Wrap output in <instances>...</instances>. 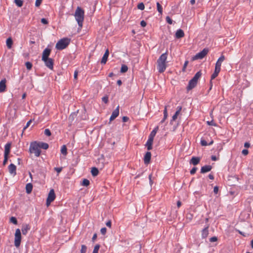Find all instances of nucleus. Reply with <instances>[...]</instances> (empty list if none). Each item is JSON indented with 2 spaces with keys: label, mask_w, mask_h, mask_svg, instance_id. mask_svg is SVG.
Masks as SVG:
<instances>
[{
  "label": "nucleus",
  "mask_w": 253,
  "mask_h": 253,
  "mask_svg": "<svg viewBox=\"0 0 253 253\" xmlns=\"http://www.w3.org/2000/svg\"><path fill=\"white\" fill-rule=\"evenodd\" d=\"M168 56V52L162 54L157 60V69L160 73H163L167 67V59Z\"/></svg>",
  "instance_id": "nucleus-1"
},
{
  "label": "nucleus",
  "mask_w": 253,
  "mask_h": 253,
  "mask_svg": "<svg viewBox=\"0 0 253 253\" xmlns=\"http://www.w3.org/2000/svg\"><path fill=\"white\" fill-rule=\"evenodd\" d=\"M84 10L80 7H78L76 10L74 16L78 25L80 28L83 26V23L84 20Z\"/></svg>",
  "instance_id": "nucleus-2"
},
{
  "label": "nucleus",
  "mask_w": 253,
  "mask_h": 253,
  "mask_svg": "<svg viewBox=\"0 0 253 253\" xmlns=\"http://www.w3.org/2000/svg\"><path fill=\"white\" fill-rule=\"evenodd\" d=\"M70 42V39L64 38L60 39L56 43L55 48L58 50H62L66 48Z\"/></svg>",
  "instance_id": "nucleus-3"
},
{
  "label": "nucleus",
  "mask_w": 253,
  "mask_h": 253,
  "mask_svg": "<svg viewBox=\"0 0 253 253\" xmlns=\"http://www.w3.org/2000/svg\"><path fill=\"white\" fill-rule=\"evenodd\" d=\"M29 151L31 153H34L36 157H39L41 153L39 145L37 141H34L31 143Z\"/></svg>",
  "instance_id": "nucleus-4"
},
{
  "label": "nucleus",
  "mask_w": 253,
  "mask_h": 253,
  "mask_svg": "<svg viewBox=\"0 0 253 253\" xmlns=\"http://www.w3.org/2000/svg\"><path fill=\"white\" fill-rule=\"evenodd\" d=\"M21 233L19 228L16 229L14 235V245L16 248H18L21 244Z\"/></svg>",
  "instance_id": "nucleus-5"
},
{
  "label": "nucleus",
  "mask_w": 253,
  "mask_h": 253,
  "mask_svg": "<svg viewBox=\"0 0 253 253\" xmlns=\"http://www.w3.org/2000/svg\"><path fill=\"white\" fill-rule=\"evenodd\" d=\"M209 49L208 48H204L201 51L197 53L193 57V60L202 59H203L208 53Z\"/></svg>",
  "instance_id": "nucleus-6"
},
{
  "label": "nucleus",
  "mask_w": 253,
  "mask_h": 253,
  "mask_svg": "<svg viewBox=\"0 0 253 253\" xmlns=\"http://www.w3.org/2000/svg\"><path fill=\"white\" fill-rule=\"evenodd\" d=\"M55 198V194L53 189H51L48 193V197L46 199V205H49Z\"/></svg>",
  "instance_id": "nucleus-7"
},
{
  "label": "nucleus",
  "mask_w": 253,
  "mask_h": 253,
  "mask_svg": "<svg viewBox=\"0 0 253 253\" xmlns=\"http://www.w3.org/2000/svg\"><path fill=\"white\" fill-rule=\"evenodd\" d=\"M45 64V65L49 69L52 70L53 68L54 60L52 58H48L44 60H42Z\"/></svg>",
  "instance_id": "nucleus-8"
},
{
  "label": "nucleus",
  "mask_w": 253,
  "mask_h": 253,
  "mask_svg": "<svg viewBox=\"0 0 253 253\" xmlns=\"http://www.w3.org/2000/svg\"><path fill=\"white\" fill-rule=\"evenodd\" d=\"M51 52V49L48 48H46L44 49L42 54V60H44L46 59V58H48V56H49Z\"/></svg>",
  "instance_id": "nucleus-9"
},
{
  "label": "nucleus",
  "mask_w": 253,
  "mask_h": 253,
  "mask_svg": "<svg viewBox=\"0 0 253 253\" xmlns=\"http://www.w3.org/2000/svg\"><path fill=\"white\" fill-rule=\"evenodd\" d=\"M119 114V106H118L112 112L110 118V121H112L116 119Z\"/></svg>",
  "instance_id": "nucleus-10"
},
{
  "label": "nucleus",
  "mask_w": 253,
  "mask_h": 253,
  "mask_svg": "<svg viewBox=\"0 0 253 253\" xmlns=\"http://www.w3.org/2000/svg\"><path fill=\"white\" fill-rule=\"evenodd\" d=\"M31 229V226L27 224H23L22 226L21 231L23 235H26L28 231Z\"/></svg>",
  "instance_id": "nucleus-11"
},
{
  "label": "nucleus",
  "mask_w": 253,
  "mask_h": 253,
  "mask_svg": "<svg viewBox=\"0 0 253 253\" xmlns=\"http://www.w3.org/2000/svg\"><path fill=\"white\" fill-rule=\"evenodd\" d=\"M225 59V56L223 55H221L216 61L215 67L221 69V64Z\"/></svg>",
  "instance_id": "nucleus-12"
},
{
  "label": "nucleus",
  "mask_w": 253,
  "mask_h": 253,
  "mask_svg": "<svg viewBox=\"0 0 253 253\" xmlns=\"http://www.w3.org/2000/svg\"><path fill=\"white\" fill-rule=\"evenodd\" d=\"M197 84V82L193 81L192 79L190 80L189 82L188 85L187 86V90L188 91L194 88Z\"/></svg>",
  "instance_id": "nucleus-13"
},
{
  "label": "nucleus",
  "mask_w": 253,
  "mask_h": 253,
  "mask_svg": "<svg viewBox=\"0 0 253 253\" xmlns=\"http://www.w3.org/2000/svg\"><path fill=\"white\" fill-rule=\"evenodd\" d=\"M151 158V153L150 152H147L144 156V162L145 164H149Z\"/></svg>",
  "instance_id": "nucleus-14"
},
{
  "label": "nucleus",
  "mask_w": 253,
  "mask_h": 253,
  "mask_svg": "<svg viewBox=\"0 0 253 253\" xmlns=\"http://www.w3.org/2000/svg\"><path fill=\"white\" fill-rule=\"evenodd\" d=\"M8 171L10 174H14V175L16 173V167L13 164H11L8 166Z\"/></svg>",
  "instance_id": "nucleus-15"
},
{
  "label": "nucleus",
  "mask_w": 253,
  "mask_h": 253,
  "mask_svg": "<svg viewBox=\"0 0 253 253\" xmlns=\"http://www.w3.org/2000/svg\"><path fill=\"white\" fill-rule=\"evenodd\" d=\"M212 169V167L210 165H206L201 168V172L204 173L211 171Z\"/></svg>",
  "instance_id": "nucleus-16"
},
{
  "label": "nucleus",
  "mask_w": 253,
  "mask_h": 253,
  "mask_svg": "<svg viewBox=\"0 0 253 253\" xmlns=\"http://www.w3.org/2000/svg\"><path fill=\"white\" fill-rule=\"evenodd\" d=\"M109 50H108V49H107L106 50L104 54L103 55V56L102 59H101V64H106L107 59H108V56H109Z\"/></svg>",
  "instance_id": "nucleus-17"
},
{
  "label": "nucleus",
  "mask_w": 253,
  "mask_h": 253,
  "mask_svg": "<svg viewBox=\"0 0 253 253\" xmlns=\"http://www.w3.org/2000/svg\"><path fill=\"white\" fill-rule=\"evenodd\" d=\"M175 36L177 39H180L184 36V33L182 30L178 29L176 31Z\"/></svg>",
  "instance_id": "nucleus-18"
},
{
  "label": "nucleus",
  "mask_w": 253,
  "mask_h": 253,
  "mask_svg": "<svg viewBox=\"0 0 253 253\" xmlns=\"http://www.w3.org/2000/svg\"><path fill=\"white\" fill-rule=\"evenodd\" d=\"M200 161V158L199 157H193L190 160V163L195 166L198 165Z\"/></svg>",
  "instance_id": "nucleus-19"
},
{
  "label": "nucleus",
  "mask_w": 253,
  "mask_h": 253,
  "mask_svg": "<svg viewBox=\"0 0 253 253\" xmlns=\"http://www.w3.org/2000/svg\"><path fill=\"white\" fill-rule=\"evenodd\" d=\"M209 226H207L204 228L202 231V238H206L209 235Z\"/></svg>",
  "instance_id": "nucleus-20"
},
{
  "label": "nucleus",
  "mask_w": 253,
  "mask_h": 253,
  "mask_svg": "<svg viewBox=\"0 0 253 253\" xmlns=\"http://www.w3.org/2000/svg\"><path fill=\"white\" fill-rule=\"evenodd\" d=\"M5 80H2L0 82V92L4 91L6 88Z\"/></svg>",
  "instance_id": "nucleus-21"
},
{
  "label": "nucleus",
  "mask_w": 253,
  "mask_h": 253,
  "mask_svg": "<svg viewBox=\"0 0 253 253\" xmlns=\"http://www.w3.org/2000/svg\"><path fill=\"white\" fill-rule=\"evenodd\" d=\"M39 145L40 149L41 148L46 150L48 148L49 145L47 143L43 142H38Z\"/></svg>",
  "instance_id": "nucleus-22"
},
{
  "label": "nucleus",
  "mask_w": 253,
  "mask_h": 253,
  "mask_svg": "<svg viewBox=\"0 0 253 253\" xmlns=\"http://www.w3.org/2000/svg\"><path fill=\"white\" fill-rule=\"evenodd\" d=\"M153 142V139L148 138V139L147 140L146 144V146H147V149L148 150H150L152 149Z\"/></svg>",
  "instance_id": "nucleus-23"
},
{
  "label": "nucleus",
  "mask_w": 253,
  "mask_h": 253,
  "mask_svg": "<svg viewBox=\"0 0 253 253\" xmlns=\"http://www.w3.org/2000/svg\"><path fill=\"white\" fill-rule=\"evenodd\" d=\"M10 150V143H7L4 146V155L8 156Z\"/></svg>",
  "instance_id": "nucleus-24"
},
{
  "label": "nucleus",
  "mask_w": 253,
  "mask_h": 253,
  "mask_svg": "<svg viewBox=\"0 0 253 253\" xmlns=\"http://www.w3.org/2000/svg\"><path fill=\"white\" fill-rule=\"evenodd\" d=\"M220 71V69L215 67V70L211 76V80L214 79L218 75Z\"/></svg>",
  "instance_id": "nucleus-25"
},
{
  "label": "nucleus",
  "mask_w": 253,
  "mask_h": 253,
  "mask_svg": "<svg viewBox=\"0 0 253 253\" xmlns=\"http://www.w3.org/2000/svg\"><path fill=\"white\" fill-rule=\"evenodd\" d=\"M158 130V126H157L155 127L150 133V134L149 135V137L150 139H152L154 140V138L155 136L156 135V134Z\"/></svg>",
  "instance_id": "nucleus-26"
},
{
  "label": "nucleus",
  "mask_w": 253,
  "mask_h": 253,
  "mask_svg": "<svg viewBox=\"0 0 253 253\" xmlns=\"http://www.w3.org/2000/svg\"><path fill=\"white\" fill-rule=\"evenodd\" d=\"M33 189V185L31 183H27L26 185V190L28 194L31 193Z\"/></svg>",
  "instance_id": "nucleus-27"
},
{
  "label": "nucleus",
  "mask_w": 253,
  "mask_h": 253,
  "mask_svg": "<svg viewBox=\"0 0 253 253\" xmlns=\"http://www.w3.org/2000/svg\"><path fill=\"white\" fill-rule=\"evenodd\" d=\"M202 76V73L201 72L198 71L196 73V74L194 75V76L192 79L193 81H196V82H198V80Z\"/></svg>",
  "instance_id": "nucleus-28"
},
{
  "label": "nucleus",
  "mask_w": 253,
  "mask_h": 253,
  "mask_svg": "<svg viewBox=\"0 0 253 253\" xmlns=\"http://www.w3.org/2000/svg\"><path fill=\"white\" fill-rule=\"evenodd\" d=\"M6 46L8 49H10L12 47V45L13 44V41L11 38H8L6 40Z\"/></svg>",
  "instance_id": "nucleus-29"
},
{
  "label": "nucleus",
  "mask_w": 253,
  "mask_h": 253,
  "mask_svg": "<svg viewBox=\"0 0 253 253\" xmlns=\"http://www.w3.org/2000/svg\"><path fill=\"white\" fill-rule=\"evenodd\" d=\"M213 143V140H211L210 143H208L207 141L203 138L201 140V144L202 146H208V145H211Z\"/></svg>",
  "instance_id": "nucleus-30"
},
{
  "label": "nucleus",
  "mask_w": 253,
  "mask_h": 253,
  "mask_svg": "<svg viewBox=\"0 0 253 253\" xmlns=\"http://www.w3.org/2000/svg\"><path fill=\"white\" fill-rule=\"evenodd\" d=\"M91 173L92 176H96L99 173L98 169L96 168L93 167L91 169Z\"/></svg>",
  "instance_id": "nucleus-31"
},
{
  "label": "nucleus",
  "mask_w": 253,
  "mask_h": 253,
  "mask_svg": "<svg viewBox=\"0 0 253 253\" xmlns=\"http://www.w3.org/2000/svg\"><path fill=\"white\" fill-rule=\"evenodd\" d=\"M61 153L64 156H66L67 154V149L66 145H63L61 149Z\"/></svg>",
  "instance_id": "nucleus-32"
},
{
  "label": "nucleus",
  "mask_w": 253,
  "mask_h": 253,
  "mask_svg": "<svg viewBox=\"0 0 253 253\" xmlns=\"http://www.w3.org/2000/svg\"><path fill=\"white\" fill-rule=\"evenodd\" d=\"M128 70V67L126 65H123L121 68V72L122 73H126Z\"/></svg>",
  "instance_id": "nucleus-33"
},
{
  "label": "nucleus",
  "mask_w": 253,
  "mask_h": 253,
  "mask_svg": "<svg viewBox=\"0 0 253 253\" xmlns=\"http://www.w3.org/2000/svg\"><path fill=\"white\" fill-rule=\"evenodd\" d=\"M157 10L158 11V12L160 13V14H162V12H163V8H162V6H161V5L160 4V3L159 2H157Z\"/></svg>",
  "instance_id": "nucleus-34"
},
{
  "label": "nucleus",
  "mask_w": 253,
  "mask_h": 253,
  "mask_svg": "<svg viewBox=\"0 0 253 253\" xmlns=\"http://www.w3.org/2000/svg\"><path fill=\"white\" fill-rule=\"evenodd\" d=\"M14 2L18 7H21L23 3V2L22 0H14Z\"/></svg>",
  "instance_id": "nucleus-35"
},
{
  "label": "nucleus",
  "mask_w": 253,
  "mask_h": 253,
  "mask_svg": "<svg viewBox=\"0 0 253 253\" xmlns=\"http://www.w3.org/2000/svg\"><path fill=\"white\" fill-rule=\"evenodd\" d=\"M90 183L89 181L87 179H84L82 182V185L84 186H87Z\"/></svg>",
  "instance_id": "nucleus-36"
},
{
  "label": "nucleus",
  "mask_w": 253,
  "mask_h": 253,
  "mask_svg": "<svg viewBox=\"0 0 253 253\" xmlns=\"http://www.w3.org/2000/svg\"><path fill=\"white\" fill-rule=\"evenodd\" d=\"M87 251V247L84 245L81 246V253H86Z\"/></svg>",
  "instance_id": "nucleus-37"
},
{
  "label": "nucleus",
  "mask_w": 253,
  "mask_h": 253,
  "mask_svg": "<svg viewBox=\"0 0 253 253\" xmlns=\"http://www.w3.org/2000/svg\"><path fill=\"white\" fill-rule=\"evenodd\" d=\"M10 221L13 223L14 224H17V219L16 217H11L10 218Z\"/></svg>",
  "instance_id": "nucleus-38"
},
{
  "label": "nucleus",
  "mask_w": 253,
  "mask_h": 253,
  "mask_svg": "<svg viewBox=\"0 0 253 253\" xmlns=\"http://www.w3.org/2000/svg\"><path fill=\"white\" fill-rule=\"evenodd\" d=\"M137 8L140 10H143L145 8L144 4L143 2H141L138 4Z\"/></svg>",
  "instance_id": "nucleus-39"
},
{
  "label": "nucleus",
  "mask_w": 253,
  "mask_h": 253,
  "mask_svg": "<svg viewBox=\"0 0 253 253\" xmlns=\"http://www.w3.org/2000/svg\"><path fill=\"white\" fill-rule=\"evenodd\" d=\"M26 67L28 70H31L32 67V64L30 62H26Z\"/></svg>",
  "instance_id": "nucleus-40"
},
{
  "label": "nucleus",
  "mask_w": 253,
  "mask_h": 253,
  "mask_svg": "<svg viewBox=\"0 0 253 253\" xmlns=\"http://www.w3.org/2000/svg\"><path fill=\"white\" fill-rule=\"evenodd\" d=\"M99 248V245H96L94 248L93 253H98Z\"/></svg>",
  "instance_id": "nucleus-41"
},
{
  "label": "nucleus",
  "mask_w": 253,
  "mask_h": 253,
  "mask_svg": "<svg viewBox=\"0 0 253 253\" xmlns=\"http://www.w3.org/2000/svg\"><path fill=\"white\" fill-rule=\"evenodd\" d=\"M44 133L45 135L48 136H50L51 134L50 130L48 128H46L44 130Z\"/></svg>",
  "instance_id": "nucleus-42"
},
{
  "label": "nucleus",
  "mask_w": 253,
  "mask_h": 253,
  "mask_svg": "<svg viewBox=\"0 0 253 253\" xmlns=\"http://www.w3.org/2000/svg\"><path fill=\"white\" fill-rule=\"evenodd\" d=\"M179 114V113H178V112H175V114L173 115L172 117V120H171V122L172 121H174L177 118L178 115Z\"/></svg>",
  "instance_id": "nucleus-43"
},
{
  "label": "nucleus",
  "mask_w": 253,
  "mask_h": 253,
  "mask_svg": "<svg viewBox=\"0 0 253 253\" xmlns=\"http://www.w3.org/2000/svg\"><path fill=\"white\" fill-rule=\"evenodd\" d=\"M207 124L209 126H216L217 125L216 123H215L213 120H211V121H207Z\"/></svg>",
  "instance_id": "nucleus-44"
},
{
  "label": "nucleus",
  "mask_w": 253,
  "mask_h": 253,
  "mask_svg": "<svg viewBox=\"0 0 253 253\" xmlns=\"http://www.w3.org/2000/svg\"><path fill=\"white\" fill-rule=\"evenodd\" d=\"M166 20L167 22L168 23H169V24H172L173 21L169 16H167L166 17Z\"/></svg>",
  "instance_id": "nucleus-45"
},
{
  "label": "nucleus",
  "mask_w": 253,
  "mask_h": 253,
  "mask_svg": "<svg viewBox=\"0 0 253 253\" xmlns=\"http://www.w3.org/2000/svg\"><path fill=\"white\" fill-rule=\"evenodd\" d=\"M54 169L58 173H59L62 171V167H55Z\"/></svg>",
  "instance_id": "nucleus-46"
},
{
  "label": "nucleus",
  "mask_w": 253,
  "mask_h": 253,
  "mask_svg": "<svg viewBox=\"0 0 253 253\" xmlns=\"http://www.w3.org/2000/svg\"><path fill=\"white\" fill-rule=\"evenodd\" d=\"M102 100L105 103H107L108 102V97L107 96H104L102 98Z\"/></svg>",
  "instance_id": "nucleus-47"
},
{
  "label": "nucleus",
  "mask_w": 253,
  "mask_h": 253,
  "mask_svg": "<svg viewBox=\"0 0 253 253\" xmlns=\"http://www.w3.org/2000/svg\"><path fill=\"white\" fill-rule=\"evenodd\" d=\"M197 169V168L196 167H194L193 168H192L190 170V174L192 175L195 174L196 172Z\"/></svg>",
  "instance_id": "nucleus-48"
},
{
  "label": "nucleus",
  "mask_w": 253,
  "mask_h": 253,
  "mask_svg": "<svg viewBox=\"0 0 253 253\" xmlns=\"http://www.w3.org/2000/svg\"><path fill=\"white\" fill-rule=\"evenodd\" d=\"M42 0H36L35 2V6L36 7L39 6L42 2Z\"/></svg>",
  "instance_id": "nucleus-49"
},
{
  "label": "nucleus",
  "mask_w": 253,
  "mask_h": 253,
  "mask_svg": "<svg viewBox=\"0 0 253 253\" xmlns=\"http://www.w3.org/2000/svg\"><path fill=\"white\" fill-rule=\"evenodd\" d=\"M41 22L44 25H46L48 23V20L45 18H42L41 19Z\"/></svg>",
  "instance_id": "nucleus-50"
},
{
  "label": "nucleus",
  "mask_w": 253,
  "mask_h": 253,
  "mask_svg": "<svg viewBox=\"0 0 253 253\" xmlns=\"http://www.w3.org/2000/svg\"><path fill=\"white\" fill-rule=\"evenodd\" d=\"M32 120H30L27 123L26 126L23 128V131L25 130L30 125L31 123H32Z\"/></svg>",
  "instance_id": "nucleus-51"
},
{
  "label": "nucleus",
  "mask_w": 253,
  "mask_h": 253,
  "mask_svg": "<svg viewBox=\"0 0 253 253\" xmlns=\"http://www.w3.org/2000/svg\"><path fill=\"white\" fill-rule=\"evenodd\" d=\"M217 240V238L215 236L212 237L210 239V241L211 242H216Z\"/></svg>",
  "instance_id": "nucleus-52"
},
{
  "label": "nucleus",
  "mask_w": 253,
  "mask_h": 253,
  "mask_svg": "<svg viewBox=\"0 0 253 253\" xmlns=\"http://www.w3.org/2000/svg\"><path fill=\"white\" fill-rule=\"evenodd\" d=\"M8 160V156L4 155V160L3 162V165H5Z\"/></svg>",
  "instance_id": "nucleus-53"
},
{
  "label": "nucleus",
  "mask_w": 253,
  "mask_h": 253,
  "mask_svg": "<svg viewBox=\"0 0 253 253\" xmlns=\"http://www.w3.org/2000/svg\"><path fill=\"white\" fill-rule=\"evenodd\" d=\"M106 228L105 227L102 228L100 230V232L102 234L105 235L106 233Z\"/></svg>",
  "instance_id": "nucleus-54"
},
{
  "label": "nucleus",
  "mask_w": 253,
  "mask_h": 253,
  "mask_svg": "<svg viewBox=\"0 0 253 253\" xmlns=\"http://www.w3.org/2000/svg\"><path fill=\"white\" fill-rule=\"evenodd\" d=\"M242 153L243 155L246 156L249 153V151L247 149H243L242 151Z\"/></svg>",
  "instance_id": "nucleus-55"
},
{
  "label": "nucleus",
  "mask_w": 253,
  "mask_h": 253,
  "mask_svg": "<svg viewBox=\"0 0 253 253\" xmlns=\"http://www.w3.org/2000/svg\"><path fill=\"white\" fill-rule=\"evenodd\" d=\"M164 116H165V118H167L168 117V112H167V107L166 106L165 108V110L164 111Z\"/></svg>",
  "instance_id": "nucleus-56"
},
{
  "label": "nucleus",
  "mask_w": 253,
  "mask_h": 253,
  "mask_svg": "<svg viewBox=\"0 0 253 253\" xmlns=\"http://www.w3.org/2000/svg\"><path fill=\"white\" fill-rule=\"evenodd\" d=\"M146 22L144 21V20H142L140 22V25L142 27H144L146 26Z\"/></svg>",
  "instance_id": "nucleus-57"
},
{
  "label": "nucleus",
  "mask_w": 253,
  "mask_h": 253,
  "mask_svg": "<svg viewBox=\"0 0 253 253\" xmlns=\"http://www.w3.org/2000/svg\"><path fill=\"white\" fill-rule=\"evenodd\" d=\"M78 75V71L77 70H76L74 72V78L75 80L77 79Z\"/></svg>",
  "instance_id": "nucleus-58"
},
{
  "label": "nucleus",
  "mask_w": 253,
  "mask_h": 253,
  "mask_svg": "<svg viewBox=\"0 0 253 253\" xmlns=\"http://www.w3.org/2000/svg\"><path fill=\"white\" fill-rule=\"evenodd\" d=\"M122 120L124 122H126L129 120V118L126 116H124L122 118Z\"/></svg>",
  "instance_id": "nucleus-59"
},
{
  "label": "nucleus",
  "mask_w": 253,
  "mask_h": 253,
  "mask_svg": "<svg viewBox=\"0 0 253 253\" xmlns=\"http://www.w3.org/2000/svg\"><path fill=\"white\" fill-rule=\"evenodd\" d=\"M218 191V186H216L213 188V192L215 194H217Z\"/></svg>",
  "instance_id": "nucleus-60"
},
{
  "label": "nucleus",
  "mask_w": 253,
  "mask_h": 253,
  "mask_svg": "<svg viewBox=\"0 0 253 253\" xmlns=\"http://www.w3.org/2000/svg\"><path fill=\"white\" fill-rule=\"evenodd\" d=\"M106 225L107 227H111V220H109L106 223Z\"/></svg>",
  "instance_id": "nucleus-61"
},
{
  "label": "nucleus",
  "mask_w": 253,
  "mask_h": 253,
  "mask_svg": "<svg viewBox=\"0 0 253 253\" xmlns=\"http://www.w3.org/2000/svg\"><path fill=\"white\" fill-rule=\"evenodd\" d=\"M188 64V61H186L183 65V70H184Z\"/></svg>",
  "instance_id": "nucleus-62"
},
{
  "label": "nucleus",
  "mask_w": 253,
  "mask_h": 253,
  "mask_svg": "<svg viewBox=\"0 0 253 253\" xmlns=\"http://www.w3.org/2000/svg\"><path fill=\"white\" fill-rule=\"evenodd\" d=\"M250 146V144L248 142H246L244 143V147L246 148H249Z\"/></svg>",
  "instance_id": "nucleus-63"
},
{
  "label": "nucleus",
  "mask_w": 253,
  "mask_h": 253,
  "mask_svg": "<svg viewBox=\"0 0 253 253\" xmlns=\"http://www.w3.org/2000/svg\"><path fill=\"white\" fill-rule=\"evenodd\" d=\"M176 112H178V113H180V111H181V109H182V107L181 106H178L177 107V109H176Z\"/></svg>",
  "instance_id": "nucleus-64"
}]
</instances>
